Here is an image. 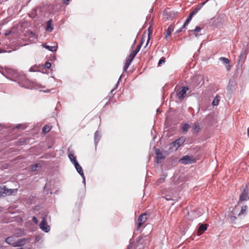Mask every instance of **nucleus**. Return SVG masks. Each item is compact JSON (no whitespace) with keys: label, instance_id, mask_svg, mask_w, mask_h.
<instances>
[{"label":"nucleus","instance_id":"obj_46","mask_svg":"<svg viewBox=\"0 0 249 249\" xmlns=\"http://www.w3.org/2000/svg\"><path fill=\"white\" fill-rule=\"evenodd\" d=\"M128 67H127V66H125L124 65V71H126L127 70V69H128Z\"/></svg>","mask_w":249,"mask_h":249},{"label":"nucleus","instance_id":"obj_49","mask_svg":"<svg viewBox=\"0 0 249 249\" xmlns=\"http://www.w3.org/2000/svg\"><path fill=\"white\" fill-rule=\"evenodd\" d=\"M21 126V124H18L17 126H16V128H20Z\"/></svg>","mask_w":249,"mask_h":249},{"label":"nucleus","instance_id":"obj_15","mask_svg":"<svg viewBox=\"0 0 249 249\" xmlns=\"http://www.w3.org/2000/svg\"><path fill=\"white\" fill-rule=\"evenodd\" d=\"M201 127L199 123L196 122L192 125V131L193 133H197L200 130Z\"/></svg>","mask_w":249,"mask_h":249},{"label":"nucleus","instance_id":"obj_10","mask_svg":"<svg viewBox=\"0 0 249 249\" xmlns=\"http://www.w3.org/2000/svg\"><path fill=\"white\" fill-rule=\"evenodd\" d=\"M5 241L7 244L12 245L14 247H16V238L14 236H11L7 237Z\"/></svg>","mask_w":249,"mask_h":249},{"label":"nucleus","instance_id":"obj_17","mask_svg":"<svg viewBox=\"0 0 249 249\" xmlns=\"http://www.w3.org/2000/svg\"><path fill=\"white\" fill-rule=\"evenodd\" d=\"M26 241H27V239L25 238H21V239L17 240L16 244L15 245L16 247H20V246L24 245L26 244Z\"/></svg>","mask_w":249,"mask_h":249},{"label":"nucleus","instance_id":"obj_26","mask_svg":"<svg viewBox=\"0 0 249 249\" xmlns=\"http://www.w3.org/2000/svg\"><path fill=\"white\" fill-rule=\"evenodd\" d=\"M220 97L219 96L215 97L212 103L213 105L214 106L218 105L220 101Z\"/></svg>","mask_w":249,"mask_h":249},{"label":"nucleus","instance_id":"obj_44","mask_svg":"<svg viewBox=\"0 0 249 249\" xmlns=\"http://www.w3.org/2000/svg\"><path fill=\"white\" fill-rule=\"evenodd\" d=\"M183 28H182V26L181 28H180L178 30L176 31V33H179V32H180Z\"/></svg>","mask_w":249,"mask_h":249},{"label":"nucleus","instance_id":"obj_8","mask_svg":"<svg viewBox=\"0 0 249 249\" xmlns=\"http://www.w3.org/2000/svg\"><path fill=\"white\" fill-rule=\"evenodd\" d=\"M40 229L43 231L47 232L50 230V226L47 224L45 218H43L39 224Z\"/></svg>","mask_w":249,"mask_h":249},{"label":"nucleus","instance_id":"obj_16","mask_svg":"<svg viewBox=\"0 0 249 249\" xmlns=\"http://www.w3.org/2000/svg\"><path fill=\"white\" fill-rule=\"evenodd\" d=\"M186 138L184 137H181L175 142H174V144H177V148L180 146L185 141Z\"/></svg>","mask_w":249,"mask_h":249},{"label":"nucleus","instance_id":"obj_19","mask_svg":"<svg viewBox=\"0 0 249 249\" xmlns=\"http://www.w3.org/2000/svg\"><path fill=\"white\" fill-rule=\"evenodd\" d=\"M68 157L71 161V162L74 165L76 163H78L77 160H76L74 154L73 153H70L68 155Z\"/></svg>","mask_w":249,"mask_h":249},{"label":"nucleus","instance_id":"obj_12","mask_svg":"<svg viewBox=\"0 0 249 249\" xmlns=\"http://www.w3.org/2000/svg\"><path fill=\"white\" fill-rule=\"evenodd\" d=\"M246 54H247V53H246V50H243L241 52L240 55L238 57V63L242 64L244 62V61L246 59Z\"/></svg>","mask_w":249,"mask_h":249},{"label":"nucleus","instance_id":"obj_3","mask_svg":"<svg viewBox=\"0 0 249 249\" xmlns=\"http://www.w3.org/2000/svg\"><path fill=\"white\" fill-rule=\"evenodd\" d=\"M148 216L147 214L144 213L140 215L138 219L135 221L136 230H139L141 227L146 221Z\"/></svg>","mask_w":249,"mask_h":249},{"label":"nucleus","instance_id":"obj_18","mask_svg":"<svg viewBox=\"0 0 249 249\" xmlns=\"http://www.w3.org/2000/svg\"><path fill=\"white\" fill-rule=\"evenodd\" d=\"M74 167L75 168L77 172L81 175L83 176L84 172L83 169L82 167L80 166V165L78 163H76V164H74Z\"/></svg>","mask_w":249,"mask_h":249},{"label":"nucleus","instance_id":"obj_53","mask_svg":"<svg viewBox=\"0 0 249 249\" xmlns=\"http://www.w3.org/2000/svg\"><path fill=\"white\" fill-rule=\"evenodd\" d=\"M121 77H122V75H121V76L120 77V78H119V81H118V82H119V81H120V80L121 79Z\"/></svg>","mask_w":249,"mask_h":249},{"label":"nucleus","instance_id":"obj_7","mask_svg":"<svg viewBox=\"0 0 249 249\" xmlns=\"http://www.w3.org/2000/svg\"><path fill=\"white\" fill-rule=\"evenodd\" d=\"M179 162L184 164H188L194 162L193 157L189 156H184L180 160Z\"/></svg>","mask_w":249,"mask_h":249},{"label":"nucleus","instance_id":"obj_30","mask_svg":"<svg viewBox=\"0 0 249 249\" xmlns=\"http://www.w3.org/2000/svg\"><path fill=\"white\" fill-rule=\"evenodd\" d=\"M6 186L3 185L0 186V196H2L3 194L5 195Z\"/></svg>","mask_w":249,"mask_h":249},{"label":"nucleus","instance_id":"obj_43","mask_svg":"<svg viewBox=\"0 0 249 249\" xmlns=\"http://www.w3.org/2000/svg\"><path fill=\"white\" fill-rule=\"evenodd\" d=\"M64 4H66V5L68 4V1L70 0H62Z\"/></svg>","mask_w":249,"mask_h":249},{"label":"nucleus","instance_id":"obj_41","mask_svg":"<svg viewBox=\"0 0 249 249\" xmlns=\"http://www.w3.org/2000/svg\"><path fill=\"white\" fill-rule=\"evenodd\" d=\"M82 177V178H83V182L84 183V184L85 185L86 184V179H85V177L84 176V175H83V176H81Z\"/></svg>","mask_w":249,"mask_h":249},{"label":"nucleus","instance_id":"obj_40","mask_svg":"<svg viewBox=\"0 0 249 249\" xmlns=\"http://www.w3.org/2000/svg\"><path fill=\"white\" fill-rule=\"evenodd\" d=\"M11 51H9L8 52H7L6 51L2 50V49L0 48V53H6V52L10 53V52H11Z\"/></svg>","mask_w":249,"mask_h":249},{"label":"nucleus","instance_id":"obj_42","mask_svg":"<svg viewBox=\"0 0 249 249\" xmlns=\"http://www.w3.org/2000/svg\"><path fill=\"white\" fill-rule=\"evenodd\" d=\"M132 60L129 59L128 58L127 59L126 61V63L130 65V64L132 62Z\"/></svg>","mask_w":249,"mask_h":249},{"label":"nucleus","instance_id":"obj_20","mask_svg":"<svg viewBox=\"0 0 249 249\" xmlns=\"http://www.w3.org/2000/svg\"><path fill=\"white\" fill-rule=\"evenodd\" d=\"M5 195H11L13 194L16 193L18 191L17 189H8L6 187L5 189Z\"/></svg>","mask_w":249,"mask_h":249},{"label":"nucleus","instance_id":"obj_14","mask_svg":"<svg viewBox=\"0 0 249 249\" xmlns=\"http://www.w3.org/2000/svg\"><path fill=\"white\" fill-rule=\"evenodd\" d=\"M42 46L43 48H45V49L52 52H56L58 48L57 44L56 45L54 46H49L47 45L46 44H43Z\"/></svg>","mask_w":249,"mask_h":249},{"label":"nucleus","instance_id":"obj_39","mask_svg":"<svg viewBox=\"0 0 249 249\" xmlns=\"http://www.w3.org/2000/svg\"><path fill=\"white\" fill-rule=\"evenodd\" d=\"M32 220L33 221V222L36 223V224H37L38 223V220L37 219V218L35 217V216H33V218H32Z\"/></svg>","mask_w":249,"mask_h":249},{"label":"nucleus","instance_id":"obj_29","mask_svg":"<svg viewBox=\"0 0 249 249\" xmlns=\"http://www.w3.org/2000/svg\"><path fill=\"white\" fill-rule=\"evenodd\" d=\"M190 127V125L187 124H184L182 127V131L183 132H186Z\"/></svg>","mask_w":249,"mask_h":249},{"label":"nucleus","instance_id":"obj_5","mask_svg":"<svg viewBox=\"0 0 249 249\" xmlns=\"http://www.w3.org/2000/svg\"><path fill=\"white\" fill-rule=\"evenodd\" d=\"M193 82L194 83L193 84L195 88H197L199 85H202L204 84L203 77L200 75L195 76L194 77Z\"/></svg>","mask_w":249,"mask_h":249},{"label":"nucleus","instance_id":"obj_37","mask_svg":"<svg viewBox=\"0 0 249 249\" xmlns=\"http://www.w3.org/2000/svg\"><path fill=\"white\" fill-rule=\"evenodd\" d=\"M44 67L45 68L49 69L51 67V63L47 62L45 64Z\"/></svg>","mask_w":249,"mask_h":249},{"label":"nucleus","instance_id":"obj_34","mask_svg":"<svg viewBox=\"0 0 249 249\" xmlns=\"http://www.w3.org/2000/svg\"><path fill=\"white\" fill-rule=\"evenodd\" d=\"M37 167H38V164H35L31 166V169L32 171H35L37 170Z\"/></svg>","mask_w":249,"mask_h":249},{"label":"nucleus","instance_id":"obj_45","mask_svg":"<svg viewBox=\"0 0 249 249\" xmlns=\"http://www.w3.org/2000/svg\"><path fill=\"white\" fill-rule=\"evenodd\" d=\"M130 55L132 57H133V58H134L136 54L134 52H133V53H131Z\"/></svg>","mask_w":249,"mask_h":249},{"label":"nucleus","instance_id":"obj_6","mask_svg":"<svg viewBox=\"0 0 249 249\" xmlns=\"http://www.w3.org/2000/svg\"><path fill=\"white\" fill-rule=\"evenodd\" d=\"M189 89L187 87H183L180 89H179L177 93V96L178 99H183L186 94V92Z\"/></svg>","mask_w":249,"mask_h":249},{"label":"nucleus","instance_id":"obj_32","mask_svg":"<svg viewBox=\"0 0 249 249\" xmlns=\"http://www.w3.org/2000/svg\"><path fill=\"white\" fill-rule=\"evenodd\" d=\"M142 42L140 44H139V45L137 46L136 50L133 51V52H134L136 54H137V53L139 52L141 48V46H142Z\"/></svg>","mask_w":249,"mask_h":249},{"label":"nucleus","instance_id":"obj_50","mask_svg":"<svg viewBox=\"0 0 249 249\" xmlns=\"http://www.w3.org/2000/svg\"><path fill=\"white\" fill-rule=\"evenodd\" d=\"M125 65L127 66V67H129L130 65L127 64V63H125Z\"/></svg>","mask_w":249,"mask_h":249},{"label":"nucleus","instance_id":"obj_23","mask_svg":"<svg viewBox=\"0 0 249 249\" xmlns=\"http://www.w3.org/2000/svg\"><path fill=\"white\" fill-rule=\"evenodd\" d=\"M206 2H205L204 3H201V5L199 6L198 7H197V8H196L194 11H193L192 12H191V13L190 14V15L193 17L194 15H195L197 12L201 8L202 6Z\"/></svg>","mask_w":249,"mask_h":249},{"label":"nucleus","instance_id":"obj_1","mask_svg":"<svg viewBox=\"0 0 249 249\" xmlns=\"http://www.w3.org/2000/svg\"><path fill=\"white\" fill-rule=\"evenodd\" d=\"M18 83L22 87L26 89H40L41 86L36 83L31 82L27 80L25 75H21L18 78Z\"/></svg>","mask_w":249,"mask_h":249},{"label":"nucleus","instance_id":"obj_47","mask_svg":"<svg viewBox=\"0 0 249 249\" xmlns=\"http://www.w3.org/2000/svg\"><path fill=\"white\" fill-rule=\"evenodd\" d=\"M128 59H130V60H132V61H133V59H134V58H133V57H132L130 55H129V57H128Z\"/></svg>","mask_w":249,"mask_h":249},{"label":"nucleus","instance_id":"obj_48","mask_svg":"<svg viewBox=\"0 0 249 249\" xmlns=\"http://www.w3.org/2000/svg\"><path fill=\"white\" fill-rule=\"evenodd\" d=\"M165 199H166V200H171V199L170 197H169L167 196H166V197H165Z\"/></svg>","mask_w":249,"mask_h":249},{"label":"nucleus","instance_id":"obj_22","mask_svg":"<svg viewBox=\"0 0 249 249\" xmlns=\"http://www.w3.org/2000/svg\"><path fill=\"white\" fill-rule=\"evenodd\" d=\"M101 136L98 131L95 132L94 134V142L96 145L101 139Z\"/></svg>","mask_w":249,"mask_h":249},{"label":"nucleus","instance_id":"obj_38","mask_svg":"<svg viewBox=\"0 0 249 249\" xmlns=\"http://www.w3.org/2000/svg\"><path fill=\"white\" fill-rule=\"evenodd\" d=\"M36 66H34V67H32L30 69V71H31V72H34V71H36Z\"/></svg>","mask_w":249,"mask_h":249},{"label":"nucleus","instance_id":"obj_2","mask_svg":"<svg viewBox=\"0 0 249 249\" xmlns=\"http://www.w3.org/2000/svg\"><path fill=\"white\" fill-rule=\"evenodd\" d=\"M247 209V206H243L241 207V209L239 212V209L236 206L234 208H233L230 214V218L231 220L232 221H234L236 218V216H239L245 214L246 213Z\"/></svg>","mask_w":249,"mask_h":249},{"label":"nucleus","instance_id":"obj_9","mask_svg":"<svg viewBox=\"0 0 249 249\" xmlns=\"http://www.w3.org/2000/svg\"><path fill=\"white\" fill-rule=\"evenodd\" d=\"M156 154V162L159 163L161 161V160L164 159H165V157L163 155V153L162 151H161L159 149H156L155 151Z\"/></svg>","mask_w":249,"mask_h":249},{"label":"nucleus","instance_id":"obj_36","mask_svg":"<svg viewBox=\"0 0 249 249\" xmlns=\"http://www.w3.org/2000/svg\"><path fill=\"white\" fill-rule=\"evenodd\" d=\"M165 62V58L164 57H162L160 61H159L158 64L160 65L162 63H164Z\"/></svg>","mask_w":249,"mask_h":249},{"label":"nucleus","instance_id":"obj_28","mask_svg":"<svg viewBox=\"0 0 249 249\" xmlns=\"http://www.w3.org/2000/svg\"><path fill=\"white\" fill-rule=\"evenodd\" d=\"M192 17H193L191 16L190 15H189V16L186 19V21H185V22L183 24L182 28H185L188 24V23L191 20V19L192 18Z\"/></svg>","mask_w":249,"mask_h":249},{"label":"nucleus","instance_id":"obj_35","mask_svg":"<svg viewBox=\"0 0 249 249\" xmlns=\"http://www.w3.org/2000/svg\"><path fill=\"white\" fill-rule=\"evenodd\" d=\"M151 33H152V31H151L150 30V27H149V29H148V39H147V41L145 47L148 45V42L149 41V40H150L149 36H150V34H151Z\"/></svg>","mask_w":249,"mask_h":249},{"label":"nucleus","instance_id":"obj_31","mask_svg":"<svg viewBox=\"0 0 249 249\" xmlns=\"http://www.w3.org/2000/svg\"><path fill=\"white\" fill-rule=\"evenodd\" d=\"M201 29H202L201 27L197 26L194 30H192V31L193 32H194V33L195 34L196 36L197 37V33L199 32Z\"/></svg>","mask_w":249,"mask_h":249},{"label":"nucleus","instance_id":"obj_24","mask_svg":"<svg viewBox=\"0 0 249 249\" xmlns=\"http://www.w3.org/2000/svg\"><path fill=\"white\" fill-rule=\"evenodd\" d=\"M46 29L47 31L51 32L53 29V27L52 25V20L50 19L48 20L47 22V27L46 28Z\"/></svg>","mask_w":249,"mask_h":249},{"label":"nucleus","instance_id":"obj_27","mask_svg":"<svg viewBox=\"0 0 249 249\" xmlns=\"http://www.w3.org/2000/svg\"><path fill=\"white\" fill-rule=\"evenodd\" d=\"M51 126L48 125H45L42 129V132L44 134H46L51 130Z\"/></svg>","mask_w":249,"mask_h":249},{"label":"nucleus","instance_id":"obj_21","mask_svg":"<svg viewBox=\"0 0 249 249\" xmlns=\"http://www.w3.org/2000/svg\"><path fill=\"white\" fill-rule=\"evenodd\" d=\"M15 234L17 237H18L24 235L25 233L23 230L18 229L16 231Z\"/></svg>","mask_w":249,"mask_h":249},{"label":"nucleus","instance_id":"obj_33","mask_svg":"<svg viewBox=\"0 0 249 249\" xmlns=\"http://www.w3.org/2000/svg\"><path fill=\"white\" fill-rule=\"evenodd\" d=\"M170 148H172L173 150H177L178 148H177V144H174V142L171 144Z\"/></svg>","mask_w":249,"mask_h":249},{"label":"nucleus","instance_id":"obj_52","mask_svg":"<svg viewBox=\"0 0 249 249\" xmlns=\"http://www.w3.org/2000/svg\"><path fill=\"white\" fill-rule=\"evenodd\" d=\"M114 89H112L111 90V92H111V93H113V92L114 91Z\"/></svg>","mask_w":249,"mask_h":249},{"label":"nucleus","instance_id":"obj_25","mask_svg":"<svg viewBox=\"0 0 249 249\" xmlns=\"http://www.w3.org/2000/svg\"><path fill=\"white\" fill-rule=\"evenodd\" d=\"M174 26L173 25H170L168 27L166 34V37H167L171 35L172 32L174 30Z\"/></svg>","mask_w":249,"mask_h":249},{"label":"nucleus","instance_id":"obj_51","mask_svg":"<svg viewBox=\"0 0 249 249\" xmlns=\"http://www.w3.org/2000/svg\"><path fill=\"white\" fill-rule=\"evenodd\" d=\"M248 135L249 136V127L248 129Z\"/></svg>","mask_w":249,"mask_h":249},{"label":"nucleus","instance_id":"obj_54","mask_svg":"<svg viewBox=\"0 0 249 249\" xmlns=\"http://www.w3.org/2000/svg\"><path fill=\"white\" fill-rule=\"evenodd\" d=\"M48 91H49V90H47V91L44 90V92H48Z\"/></svg>","mask_w":249,"mask_h":249},{"label":"nucleus","instance_id":"obj_4","mask_svg":"<svg viewBox=\"0 0 249 249\" xmlns=\"http://www.w3.org/2000/svg\"><path fill=\"white\" fill-rule=\"evenodd\" d=\"M247 189H248V186L246 185L245 186V188L244 189L243 192L240 195L239 200L238 202V204L240 202H242L243 201H248L249 200V196L248 193L246 191Z\"/></svg>","mask_w":249,"mask_h":249},{"label":"nucleus","instance_id":"obj_13","mask_svg":"<svg viewBox=\"0 0 249 249\" xmlns=\"http://www.w3.org/2000/svg\"><path fill=\"white\" fill-rule=\"evenodd\" d=\"M207 229V225L199 224V227L197 231V235H201L203 232H204Z\"/></svg>","mask_w":249,"mask_h":249},{"label":"nucleus","instance_id":"obj_11","mask_svg":"<svg viewBox=\"0 0 249 249\" xmlns=\"http://www.w3.org/2000/svg\"><path fill=\"white\" fill-rule=\"evenodd\" d=\"M219 60L221 61L223 64L226 65V68L227 71H230L231 70V67L229 64L230 60L229 59L224 57H221L219 58Z\"/></svg>","mask_w":249,"mask_h":249}]
</instances>
